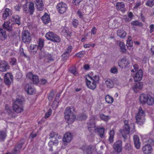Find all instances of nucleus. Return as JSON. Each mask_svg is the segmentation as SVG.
I'll return each instance as SVG.
<instances>
[{
    "label": "nucleus",
    "mask_w": 154,
    "mask_h": 154,
    "mask_svg": "<svg viewBox=\"0 0 154 154\" xmlns=\"http://www.w3.org/2000/svg\"><path fill=\"white\" fill-rule=\"evenodd\" d=\"M44 57H45V58H46L49 60H51V55L50 54H45Z\"/></svg>",
    "instance_id": "nucleus-63"
},
{
    "label": "nucleus",
    "mask_w": 154,
    "mask_h": 154,
    "mask_svg": "<svg viewBox=\"0 0 154 154\" xmlns=\"http://www.w3.org/2000/svg\"><path fill=\"white\" fill-rule=\"evenodd\" d=\"M119 45L122 52L123 53L126 52V49L125 48V46L124 43L122 42H120L119 43Z\"/></svg>",
    "instance_id": "nucleus-41"
},
{
    "label": "nucleus",
    "mask_w": 154,
    "mask_h": 154,
    "mask_svg": "<svg viewBox=\"0 0 154 154\" xmlns=\"http://www.w3.org/2000/svg\"><path fill=\"white\" fill-rule=\"evenodd\" d=\"M64 118L65 119L69 124H72L75 119L76 117L71 109L69 107L66 108L64 112Z\"/></svg>",
    "instance_id": "nucleus-3"
},
{
    "label": "nucleus",
    "mask_w": 154,
    "mask_h": 154,
    "mask_svg": "<svg viewBox=\"0 0 154 154\" xmlns=\"http://www.w3.org/2000/svg\"><path fill=\"white\" fill-rule=\"evenodd\" d=\"M149 27L150 28L149 32L151 33L154 31V25L152 24L150 25Z\"/></svg>",
    "instance_id": "nucleus-60"
},
{
    "label": "nucleus",
    "mask_w": 154,
    "mask_h": 154,
    "mask_svg": "<svg viewBox=\"0 0 154 154\" xmlns=\"http://www.w3.org/2000/svg\"><path fill=\"white\" fill-rule=\"evenodd\" d=\"M121 62L122 66V68L123 67L127 68L129 67L130 61L126 57H124L121 59Z\"/></svg>",
    "instance_id": "nucleus-22"
},
{
    "label": "nucleus",
    "mask_w": 154,
    "mask_h": 154,
    "mask_svg": "<svg viewBox=\"0 0 154 154\" xmlns=\"http://www.w3.org/2000/svg\"><path fill=\"white\" fill-rule=\"evenodd\" d=\"M99 80V77L95 75L93 77L89 75L86 76V82L87 86L90 89L94 90L96 87V84L98 83Z\"/></svg>",
    "instance_id": "nucleus-2"
},
{
    "label": "nucleus",
    "mask_w": 154,
    "mask_h": 154,
    "mask_svg": "<svg viewBox=\"0 0 154 154\" xmlns=\"http://www.w3.org/2000/svg\"><path fill=\"white\" fill-rule=\"evenodd\" d=\"M4 82L5 84L8 86L11 85V82L10 80V79L11 80H12L13 76L11 74L8 73L5 74L4 76Z\"/></svg>",
    "instance_id": "nucleus-11"
},
{
    "label": "nucleus",
    "mask_w": 154,
    "mask_h": 154,
    "mask_svg": "<svg viewBox=\"0 0 154 154\" xmlns=\"http://www.w3.org/2000/svg\"><path fill=\"white\" fill-rule=\"evenodd\" d=\"M52 112V110L51 109H49L48 111L46 113L45 115V118H47L49 117L51 115Z\"/></svg>",
    "instance_id": "nucleus-55"
},
{
    "label": "nucleus",
    "mask_w": 154,
    "mask_h": 154,
    "mask_svg": "<svg viewBox=\"0 0 154 154\" xmlns=\"http://www.w3.org/2000/svg\"><path fill=\"white\" fill-rule=\"evenodd\" d=\"M7 135L6 131H0V142H4L6 138Z\"/></svg>",
    "instance_id": "nucleus-29"
},
{
    "label": "nucleus",
    "mask_w": 154,
    "mask_h": 154,
    "mask_svg": "<svg viewBox=\"0 0 154 154\" xmlns=\"http://www.w3.org/2000/svg\"><path fill=\"white\" fill-rule=\"evenodd\" d=\"M25 90L27 93L30 95L33 94L35 92V90L32 87L31 83H28L26 85Z\"/></svg>",
    "instance_id": "nucleus-9"
},
{
    "label": "nucleus",
    "mask_w": 154,
    "mask_h": 154,
    "mask_svg": "<svg viewBox=\"0 0 154 154\" xmlns=\"http://www.w3.org/2000/svg\"><path fill=\"white\" fill-rule=\"evenodd\" d=\"M27 2H28L27 1H26L25 4H24L23 5V11L25 13H29V11H28V8L27 5Z\"/></svg>",
    "instance_id": "nucleus-47"
},
{
    "label": "nucleus",
    "mask_w": 154,
    "mask_h": 154,
    "mask_svg": "<svg viewBox=\"0 0 154 154\" xmlns=\"http://www.w3.org/2000/svg\"><path fill=\"white\" fill-rule=\"evenodd\" d=\"M56 8L59 13L62 14L66 11L68 7L66 4L63 2H61L57 4Z\"/></svg>",
    "instance_id": "nucleus-8"
},
{
    "label": "nucleus",
    "mask_w": 154,
    "mask_h": 154,
    "mask_svg": "<svg viewBox=\"0 0 154 154\" xmlns=\"http://www.w3.org/2000/svg\"><path fill=\"white\" fill-rule=\"evenodd\" d=\"M5 110L7 111V112L9 114H12L13 112L12 111L11 107L8 105L6 104L5 105Z\"/></svg>",
    "instance_id": "nucleus-43"
},
{
    "label": "nucleus",
    "mask_w": 154,
    "mask_h": 154,
    "mask_svg": "<svg viewBox=\"0 0 154 154\" xmlns=\"http://www.w3.org/2000/svg\"><path fill=\"white\" fill-rule=\"evenodd\" d=\"M70 71L75 75H76L78 74V73L75 67H74L72 69H71L70 70Z\"/></svg>",
    "instance_id": "nucleus-54"
},
{
    "label": "nucleus",
    "mask_w": 154,
    "mask_h": 154,
    "mask_svg": "<svg viewBox=\"0 0 154 154\" xmlns=\"http://www.w3.org/2000/svg\"><path fill=\"white\" fill-rule=\"evenodd\" d=\"M131 24L132 25L142 26L143 25L142 23L138 21H133L131 22Z\"/></svg>",
    "instance_id": "nucleus-45"
},
{
    "label": "nucleus",
    "mask_w": 154,
    "mask_h": 154,
    "mask_svg": "<svg viewBox=\"0 0 154 154\" xmlns=\"http://www.w3.org/2000/svg\"><path fill=\"white\" fill-rule=\"evenodd\" d=\"M152 147L149 144H146L143 146L142 150L144 154H149L152 152Z\"/></svg>",
    "instance_id": "nucleus-16"
},
{
    "label": "nucleus",
    "mask_w": 154,
    "mask_h": 154,
    "mask_svg": "<svg viewBox=\"0 0 154 154\" xmlns=\"http://www.w3.org/2000/svg\"><path fill=\"white\" fill-rule=\"evenodd\" d=\"M124 125L123 128L119 130V132L121 134L123 138L126 139L127 138V136L130 132V131H132L133 129L134 128V123L131 124L130 126L128 124V121L127 120L124 121Z\"/></svg>",
    "instance_id": "nucleus-1"
},
{
    "label": "nucleus",
    "mask_w": 154,
    "mask_h": 154,
    "mask_svg": "<svg viewBox=\"0 0 154 154\" xmlns=\"http://www.w3.org/2000/svg\"><path fill=\"white\" fill-rule=\"evenodd\" d=\"M143 74L142 71L140 69L136 73L134 76V81L135 82L140 81L143 77Z\"/></svg>",
    "instance_id": "nucleus-20"
},
{
    "label": "nucleus",
    "mask_w": 154,
    "mask_h": 154,
    "mask_svg": "<svg viewBox=\"0 0 154 154\" xmlns=\"http://www.w3.org/2000/svg\"><path fill=\"white\" fill-rule=\"evenodd\" d=\"M9 69V66L7 63L5 61H1L0 62V71H6Z\"/></svg>",
    "instance_id": "nucleus-17"
},
{
    "label": "nucleus",
    "mask_w": 154,
    "mask_h": 154,
    "mask_svg": "<svg viewBox=\"0 0 154 154\" xmlns=\"http://www.w3.org/2000/svg\"><path fill=\"white\" fill-rule=\"evenodd\" d=\"M146 5L150 7H152L154 5V0H148L146 3Z\"/></svg>",
    "instance_id": "nucleus-48"
},
{
    "label": "nucleus",
    "mask_w": 154,
    "mask_h": 154,
    "mask_svg": "<svg viewBox=\"0 0 154 154\" xmlns=\"http://www.w3.org/2000/svg\"><path fill=\"white\" fill-rule=\"evenodd\" d=\"M10 22L9 21H6L5 22L3 25V29H6L8 31L10 32L12 31L13 29L11 25H10Z\"/></svg>",
    "instance_id": "nucleus-24"
},
{
    "label": "nucleus",
    "mask_w": 154,
    "mask_h": 154,
    "mask_svg": "<svg viewBox=\"0 0 154 154\" xmlns=\"http://www.w3.org/2000/svg\"><path fill=\"white\" fill-rule=\"evenodd\" d=\"M125 6L124 3L123 2L117 3L116 6V8L118 10H120L123 11Z\"/></svg>",
    "instance_id": "nucleus-31"
},
{
    "label": "nucleus",
    "mask_w": 154,
    "mask_h": 154,
    "mask_svg": "<svg viewBox=\"0 0 154 154\" xmlns=\"http://www.w3.org/2000/svg\"><path fill=\"white\" fill-rule=\"evenodd\" d=\"M47 80L45 79H42L40 80V82L41 85H45L47 82Z\"/></svg>",
    "instance_id": "nucleus-59"
},
{
    "label": "nucleus",
    "mask_w": 154,
    "mask_h": 154,
    "mask_svg": "<svg viewBox=\"0 0 154 154\" xmlns=\"http://www.w3.org/2000/svg\"><path fill=\"white\" fill-rule=\"evenodd\" d=\"M125 148L126 150L129 151L131 149V146L130 144L126 143L125 146Z\"/></svg>",
    "instance_id": "nucleus-57"
},
{
    "label": "nucleus",
    "mask_w": 154,
    "mask_h": 154,
    "mask_svg": "<svg viewBox=\"0 0 154 154\" xmlns=\"http://www.w3.org/2000/svg\"><path fill=\"white\" fill-rule=\"evenodd\" d=\"M145 114V112L143 110L142 108L140 107L138 109V112L135 117L136 122L137 124H142L143 123V120L144 119Z\"/></svg>",
    "instance_id": "nucleus-6"
},
{
    "label": "nucleus",
    "mask_w": 154,
    "mask_h": 154,
    "mask_svg": "<svg viewBox=\"0 0 154 154\" xmlns=\"http://www.w3.org/2000/svg\"><path fill=\"white\" fill-rule=\"evenodd\" d=\"M105 85L108 88H112L114 86V83L113 81L110 79H107L105 82Z\"/></svg>",
    "instance_id": "nucleus-32"
},
{
    "label": "nucleus",
    "mask_w": 154,
    "mask_h": 154,
    "mask_svg": "<svg viewBox=\"0 0 154 154\" xmlns=\"http://www.w3.org/2000/svg\"><path fill=\"white\" fill-rule=\"evenodd\" d=\"M42 20L45 24L48 23L50 21V19L49 16L46 14L44 15L42 17Z\"/></svg>",
    "instance_id": "nucleus-34"
},
{
    "label": "nucleus",
    "mask_w": 154,
    "mask_h": 154,
    "mask_svg": "<svg viewBox=\"0 0 154 154\" xmlns=\"http://www.w3.org/2000/svg\"><path fill=\"white\" fill-rule=\"evenodd\" d=\"M54 95V93L53 92H51L49 95L48 96V98L49 100H52L53 99V96Z\"/></svg>",
    "instance_id": "nucleus-61"
},
{
    "label": "nucleus",
    "mask_w": 154,
    "mask_h": 154,
    "mask_svg": "<svg viewBox=\"0 0 154 154\" xmlns=\"http://www.w3.org/2000/svg\"><path fill=\"white\" fill-rule=\"evenodd\" d=\"M49 136L50 137V138L52 139L51 140H57L56 138L57 137V134L54 132L52 131L49 134Z\"/></svg>",
    "instance_id": "nucleus-44"
},
{
    "label": "nucleus",
    "mask_w": 154,
    "mask_h": 154,
    "mask_svg": "<svg viewBox=\"0 0 154 154\" xmlns=\"http://www.w3.org/2000/svg\"><path fill=\"white\" fill-rule=\"evenodd\" d=\"M85 54V51H81L76 54L75 56L79 58H81L84 56Z\"/></svg>",
    "instance_id": "nucleus-49"
},
{
    "label": "nucleus",
    "mask_w": 154,
    "mask_h": 154,
    "mask_svg": "<svg viewBox=\"0 0 154 154\" xmlns=\"http://www.w3.org/2000/svg\"><path fill=\"white\" fill-rule=\"evenodd\" d=\"M110 72L112 73L116 74L117 73V69L115 67H113L110 69Z\"/></svg>",
    "instance_id": "nucleus-58"
},
{
    "label": "nucleus",
    "mask_w": 154,
    "mask_h": 154,
    "mask_svg": "<svg viewBox=\"0 0 154 154\" xmlns=\"http://www.w3.org/2000/svg\"><path fill=\"white\" fill-rule=\"evenodd\" d=\"M72 23L73 26L75 28H76L79 24L78 20L75 19H73Z\"/></svg>",
    "instance_id": "nucleus-53"
},
{
    "label": "nucleus",
    "mask_w": 154,
    "mask_h": 154,
    "mask_svg": "<svg viewBox=\"0 0 154 154\" xmlns=\"http://www.w3.org/2000/svg\"><path fill=\"white\" fill-rule=\"evenodd\" d=\"M105 100L106 102L109 103H112L114 100L113 98L108 95L106 96L105 97Z\"/></svg>",
    "instance_id": "nucleus-42"
},
{
    "label": "nucleus",
    "mask_w": 154,
    "mask_h": 154,
    "mask_svg": "<svg viewBox=\"0 0 154 154\" xmlns=\"http://www.w3.org/2000/svg\"><path fill=\"white\" fill-rule=\"evenodd\" d=\"M22 37L23 42L26 44L29 43L32 40L31 34L28 30H25L22 32Z\"/></svg>",
    "instance_id": "nucleus-7"
},
{
    "label": "nucleus",
    "mask_w": 154,
    "mask_h": 154,
    "mask_svg": "<svg viewBox=\"0 0 154 154\" xmlns=\"http://www.w3.org/2000/svg\"><path fill=\"white\" fill-rule=\"evenodd\" d=\"M17 60L15 58H12L11 59L10 63L12 66L15 65L17 64Z\"/></svg>",
    "instance_id": "nucleus-51"
},
{
    "label": "nucleus",
    "mask_w": 154,
    "mask_h": 154,
    "mask_svg": "<svg viewBox=\"0 0 154 154\" xmlns=\"http://www.w3.org/2000/svg\"><path fill=\"white\" fill-rule=\"evenodd\" d=\"M35 2L38 10L42 11L43 10L44 5L42 0H35Z\"/></svg>",
    "instance_id": "nucleus-25"
},
{
    "label": "nucleus",
    "mask_w": 154,
    "mask_h": 154,
    "mask_svg": "<svg viewBox=\"0 0 154 154\" xmlns=\"http://www.w3.org/2000/svg\"><path fill=\"white\" fill-rule=\"evenodd\" d=\"M97 31V29L95 28V27H93L91 30V32L93 35H95L96 34Z\"/></svg>",
    "instance_id": "nucleus-64"
},
{
    "label": "nucleus",
    "mask_w": 154,
    "mask_h": 154,
    "mask_svg": "<svg viewBox=\"0 0 154 154\" xmlns=\"http://www.w3.org/2000/svg\"><path fill=\"white\" fill-rule=\"evenodd\" d=\"M127 46L131 47L132 46V42L131 41L127 40Z\"/></svg>",
    "instance_id": "nucleus-62"
},
{
    "label": "nucleus",
    "mask_w": 154,
    "mask_h": 154,
    "mask_svg": "<svg viewBox=\"0 0 154 154\" xmlns=\"http://www.w3.org/2000/svg\"><path fill=\"white\" fill-rule=\"evenodd\" d=\"M29 48L31 51L33 52L34 54L36 53L37 50L39 49L38 45H31Z\"/></svg>",
    "instance_id": "nucleus-36"
},
{
    "label": "nucleus",
    "mask_w": 154,
    "mask_h": 154,
    "mask_svg": "<svg viewBox=\"0 0 154 154\" xmlns=\"http://www.w3.org/2000/svg\"><path fill=\"white\" fill-rule=\"evenodd\" d=\"M117 35L121 38H123L126 35V32L122 29H119L117 31Z\"/></svg>",
    "instance_id": "nucleus-30"
},
{
    "label": "nucleus",
    "mask_w": 154,
    "mask_h": 154,
    "mask_svg": "<svg viewBox=\"0 0 154 154\" xmlns=\"http://www.w3.org/2000/svg\"><path fill=\"white\" fill-rule=\"evenodd\" d=\"M149 96L150 95L148 94H141L140 96V103L143 104H145Z\"/></svg>",
    "instance_id": "nucleus-14"
},
{
    "label": "nucleus",
    "mask_w": 154,
    "mask_h": 154,
    "mask_svg": "<svg viewBox=\"0 0 154 154\" xmlns=\"http://www.w3.org/2000/svg\"><path fill=\"white\" fill-rule=\"evenodd\" d=\"M58 143V141L57 140H51L48 143V145L50 146L51 148H49V150L50 151H52V146L55 145L56 146L57 145Z\"/></svg>",
    "instance_id": "nucleus-33"
},
{
    "label": "nucleus",
    "mask_w": 154,
    "mask_h": 154,
    "mask_svg": "<svg viewBox=\"0 0 154 154\" xmlns=\"http://www.w3.org/2000/svg\"><path fill=\"white\" fill-rule=\"evenodd\" d=\"M72 135L70 133H67L65 134L63 140L64 142H69L72 139Z\"/></svg>",
    "instance_id": "nucleus-21"
},
{
    "label": "nucleus",
    "mask_w": 154,
    "mask_h": 154,
    "mask_svg": "<svg viewBox=\"0 0 154 154\" xmlns=\"http://www.w3.org/2000/svg\"><path fill=\"white\" fill-rule=\"evenodd\" d=\"M87 124L88 129L90 131L93 130V129H94L93 130H94L95 131H96L97 128L95 125L94 120L91 119Z\"/></svg>",
    "instance_id": "nucleus-23"
},
{
    "label": "nucleus",
    "mask_w": 154,
    "mask_h": 154,
    "mask_svg": "<svg viewBox=\"0 0 154 154\" xmlns=\"http://www.w3.org/2000/svg\"><path fill=\"white\" fill-rule=\"evenodd\" d=\"M46 38L55 42H60V37L53 32H48L45 35Z\"/></svg>",
    "instance_id": "nucleus-5"
},
{
    "label": "nucleus",
    "mask_w": 154,
    "mask_h": 154,
    "mask_svg": "<svg viewBox=\"0 0 154 154\" xmlns=\"http://www.w3.org/2000/svg\"><path fill=\"white\" fill-rule=\"evenodd\" d=\"M24 99L22 97H19L17 99L13 105L14 110L16 112L20 113L23 111V105Z\"/></svg>",
    "instance_id": "nucleus-4"
},
{
    "label": "nucleus",
    "mask_w": 154,
    "mask_h": 154,
    "mask_svg": "<svg viewBox=\"0 0 154 154\" xmlns=\"http://www.w3.org/2000/svg\"><path fill=\"white\" fill-rule=\"evenodd\" d=\"M27 77L29 79H32L34 84H37L39 82L38 77L36 75H33L31 72H30L27 75Z\"/></svg>",
    "instance_id": "nucleus-13"
},
{
    "label": "nucleus",
    "mask_w": 154,
    "mask_h": 154,
    "mask_svg": "<svg viewBox=\"0 0 154 154\" xmlns=\"http://www.w3.org/2000/svg\"><path fill=\"white\" fill-rule=\"evenodd\" d=\"M143 83L141 82L136 83L132 87L133 90L135 93L138 92L143 87Z\"/></svg>",
    "instance_id": "nucleus-18"
},
{
    "label": "nucleus",
    "mask_w": 154,
    "mask_h": 154,
    "mask_svg": "<svg viewBox=\"0 0 154 154\" xmlns=\"http://www.w3.org/2000/svg\"><path fill=\"white\" fill-rule=\"evenodd\" d=\"M27 4L28 6L29 13L30 14L32 15L35 10L34 4L32 2H27Z\"/></svg>",
    "instance_id": "nucleus-15"
},
{
    "label": "nucleus",
    "mask_w": 154,
    "mask_h": 154,
    "mask_svg": "<svg viewBox=\"0 0 154 154\" xmlns=\"http://www.w3.org/2000/svg\"><path fill=\"white\" fill-rule=\"evenodd\" d=\"M39 50V55L40 58H42L43 57H44L45 56V53L44 51L42 49H38Z\"/></svg>",
    "instance_id": "nucleus-50"
},
{
    "label": "nucleus",
    "mask_w": 154,
    "mask_h": 154,
    "mask_svg": "<svg viewBox=\"0 0 154 154\" xmlns=\"http://www.w3.org/2000/svg\"><path fill=\"white\" fill-rule=\"evenodd\" d=\"M81 149L84 152H85L86 154H91L93 152V149L91 146H83L82 147Z\"/></svg>",
    "instance_id": "nucleus-19"
},
{
    "label": "nucleus",
    "mask_w": 154,
    "mask_h": 154,
    "mask_svg": "<svg viewBox=\"0 0 154 154\" xmlns=\"http://www.w3.org/2000/svg\"><path fill=\"white\" fill-rule=\"evenodd\" d=\"M149 106H152L154 104V98L150 95L146 103Z\"/></svg>",
    "instance_id": "nucleus-38"
},
{
    "label": "nucleus",
    "mask_w": 154,
    "mask_h": 154,
    "mask_svg": "<svg viewBox=\"0 0 154 154\" xmlns=\"http://www.w3.org/2000/svg\"><path fill=\"white\" fill-rule=\"evenodd\" d=\"M113 148L116 151L118 152L122 151V141L118 140L115 142L113 145Z\"/></svg>",
    "instance_id": "nucleus-12"
},
{
    "label": "nucleus",
    "mask_w": 154,
    "mask_h": 154,
    "mask_svg": "<svg viewBox=\"0 0 154 154\" xmlns=\"http://www.w3.org/2000/svg\"><path fill=\"white\" fill-rule=\"evenodd\" d=\"M96 130L98 131V135L101 137L102 138L103 137L104 129V128H97Z\"/></svg>",
    "instance_id": "nucleus-37"
},
{
    "label": "nucleus",
    "mask_w": 154,
    "mask_h": 154,
    "mask_svg": "<svg viewBox=\"0 0 154 154\" xmlns=\"http://www.w3.org/2000/svg\"><path fill=\"white\" fill-rule=\"evenodd\" d=\"M12 20L13 21H15L16 24L18 25H20V17L17 15H14L12 16Z\"/></svg>",
    "instance_id": "nucleus-35"
},
{
    "label": "nucleus",
    "mask_w": 154,
    "mask_h": 154,
    "mask_svg": "<svg viewBox=\"0 0 154 154\" xmlns=\"http://www.w3.org/2000/svg\"><path fill=\"white\" fill-rule=\"evenodd\" d=\"M44 40L42 38L38 39V47L39 49H42L44 45Z\"/></svg>",
    "instance_id": "nucleus-40"
},
{
    "label": "nucleus",
    "mask_w": 154,
    "mask_h": 154,
    "mask_svg": "<svg viewBox=\"0 0 154 154\" xmlns=\"http://www.w3.org/2000/svg\"><path fill=\"white\" fill-rule=\"evenodd\" d=\"M7 38V36L5 31L2 28H0V39L2 41H4Z\"/></svg>",
    "instance_id": "nucleus-28"
},
{
    "label": "nucleus",
    "mask_w": 154,
    "mask_h": 154,
    "mask_svg": "<svg viewBox=\"0 0 154 154\" xmlns=\"http://www.w3.org/2000/svg\"><path fill=\"white\" fill-rule=\"evenodd\" d=\"M115 132L114 130H111L109 132V140L110 143H111L113 142L114 135Z\"/></svg>",
    "instance_id": "nucleus-39"
},
{
    "label": "nucleus",
    "mask_w": 154,
    "mask_h": 154,
    "mask_svg": "<svg viewBox=\"0 0 154 154\" xmlns=\"http://www.w3.org/2000/svg\"><path fill=\"white\" fill-rule=\"evenodd\" d=\"M69 55L68 52L66 51L64 52L62 55V59L63 60H66L68 57Z\"/></svg>",
    "instance_id": "nucleus-46"
},
{
    "label": "nucleus",
    "mask_w": 154,
    "mask_h": 154,
    "mask_svg": "<svg viewBox=\"0 0 154 154\" xmlns=\"http://www.w3.org/2000/svg\"><path fill=\"white\" fill-rule=\"evenodd\" d=\"M11 11L9 8H6L3 14L2 18L4 20H5L10 14H12Z\"/></svg>",
    "instance_id": "nucleus-27"
},
{
    "label": "nucleus",
    "mask_w": 154,
    "mask_h": 154,
    "mask_svg": "<svg viewBox=\"0 0 154 154\" xmlns=\"http://www.w3.org/2000/svg\"><path fill=\"white\" fill-rule=\"evenodd\" d=\"M24 143V142H22L16 144L11 152H8L6 154H17L20 152Z\"/></svg>",
    "instance_id": "nucleus-10"
},
{
    "label": "nucleus",
    "mask_w": 154,
    "mask_h": 154,
    "mask_svg": "<svg viewBox=\"0 0 154 154\" xmlns=\"http://www.w3.org/2000/svg\"><path fill=\"white\" fill-rule=\"evenodd\" d=\"M133 139L135 147L137 149H140V142L138 136L137 135H134Z\"/></svg>",
    "instance_id": "nucleus-26"
},
{
    "label": "nucleus",
    "mask_w": 154,
    "mask_h": 154,
    "mask_svg": "<svg viewBox=\"0 0 154 154\" xmlns=\"http://www.w3.org/2000/svg\"><path fill=\"white\" fill-rule=\"evenodd\" d=\"M100 118L104 121H107L109 119V116H106L103 114L100 115Z\"/></svg>",
    "instance_id": "nucleus-52"
},
{
    "label": "nucleus",
    "mask_w": 154,
    "mask_h": 154,
    "mask_svg": "<svg viewBox=\"0 0 154 154\" xmlns=\"http://www.w3.org/2000/svg\"><path fill=\"white\" fill-rule=\"evenodd\" d=\"M134 69H132L131 70V71L132 72H136L138 69V66L137 64L134 65L133 66Z\"/></svg>",
    "instance_id": "nucleus-56"
}]
</instances>
